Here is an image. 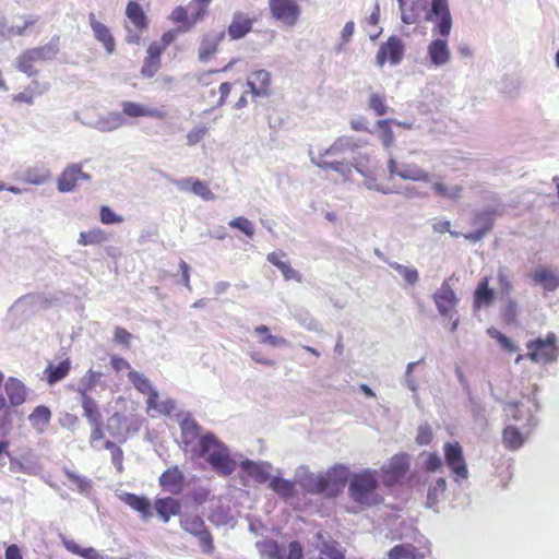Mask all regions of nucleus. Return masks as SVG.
<instances>
[{"label":"nucleus","mask_w":559,"mask_h":559,"mask_svg":"<svg viewBox=\"0 0 559 559\" xmlns=\"http://www.w3.org/2000/svg\"><path fill=\"white\" fill-rule=\"evenodd\" d=\"M81 405L83 408V416L87 419L90 425L103 423L102 413L96 401L85 391H81Z\"/></svg>","instance_id":"obj_34"},{"label":"nucleus","mask_w":559,"mask_h":559,"mask_svg":"<svg viewBox=\"0 0 559 559\" xmlns=\"http://www.w3.org/2000/svg\"><path fill=\"white\" fill-rule=\"evenodd\" d=\"M162 55L163 53L159 52V48H156L155 46H148L141 68L142 76L150 79L159 71L162 67Z\"/></svg>","instance_id":"obj_26"},{"label":"nucleus","mask_w":559,"mask_h":559,"mask_svg":"<svg viewBox=\"0 0 559 559\" xmlns=\"http://www.w3.org/2000/svg\"><path fill=\"white\" fill-rule=\"evenodd\" d=\"M433 439V433L428 425H423L418 428V432L416 436V443L419 445H427Z\"/></svg>","instance_id":"obj_62"},{"label":"nucleus","mask_w":559,"mask_h":559,"mask_svg":"<svg viewBox=\"0 0 559 559\" xmlns=\"http://www.w3.org/2000/svg\"><path fill=\"white\" fill-rule=\"evenodd\" d=\"M431 189L438 197L453 201L459 200L462 197L463 192L462 186L455 185L452 187H448L445 183L441 181L433 182Z\"/></svg>","instance_id":"obj_46"},{"label":"nucleus","mask_w":559,"mask_h":559,"mask_svg":"<svg viewBox=\"0 0 559 559\" xmlns=\"http://www.w3.org/2000/svg\"><path fill=\"white\" fill-rule=\"evenodd\" d=\"M5 393L12 406H20L26 401L27 391L22 381L9 378L5 383Z\"/></svg>","instance_id":"obj_32"},{"label":"nucleus","mask_w":559,"mask_h":559,"mask_svg":"<svg viewBox=\"0 0 559 559\" xmlns=\"http://www.w3.org/2000/svg\"><path fill=\"white\" fill-rule=\"evenodd\" d=\"M348 467L337 464L323 473L324 495L330 498L337 497L347 481H349Z\"/></svg>","instance_id":"obj_13"},{"label":"nucleus","mask_w":559,"mask_h":559,"mask_svg":"<svg viewBox=\"0 0 559 559\" xmlns=\"http://www.w3.org/2000/svg\"><path fill=\"white\" fill-rule=\"evenodd\" d=\"M91 176L83 171L80 164L68 165L57 179L59 192L67 193L74 191L81 181H90Z\"/></svg>","instance_id":"obj_16"},{"label":"nucleus","mask_w":559,"mask_h":559,"mask_svg":"<svg viewBox=\"0 0 559 559\" xmlns=\"http://www.w3.org/2000/svg\"><path fill=\"white\" fill-rule=\"evenodd\" d=\"M263 559H284L280 544L272 539H265L257 545Z\"/></svg>","instance_id":"obj_44"},{"label":"nucleus","mask_w":559,"mask_h":559,"mask_svg":"<svg viewBox=\"0 0 559 559\" xmlns=\"http://www.w3.org/2000/svg\"><path fill=\"white\" fill-rule=\"evenodd\" d=\"M88 22L95 39L103 45L108 55L114 53L116 50V41L109 27L97 21L94 12L88 14Z\"/></svg>","instance_id":"obj_20"},{"label":"nucleus","mask_w":559,"mask_h":559,"mask_svg":"<svg viewBox=\"0 0 559 559\" xmlns=\"http://www.w3.org/2000/svg\"><path fill=\"white\" fill-rule=\"evenodd\" d=\"M177 187L182 191H190L205 201L215 199V194L210 189L209 183L193 177L179 180Z\"/></svg>","instance_id":"obj_23"},{"label":"nucleus","mask_w":559,"mask_h":559,"mask_svg":"<svg viewBox=\"0 0 559 559\" xmlns=\"http://www.w3.org/2000/svg\"><path fill=\"white\" fill-rule=\"evenodd\" d=\"M532 280L549 292L559 287V273L547 267L536 269L532 274Z\"/></svg>","instance_id":"obj_31"},{"label":"nucleus","mask_w":559,"mask_h":559,"mask_svg":"<svg viewBox=\"0 0 559 559\" xmlns=\"http://www.w3.org/2000/svg\"><path fill=\"white\" fill-rule=\"evenodd\" d=\"M401 20L405 24H417L421 20L433 23L432 33L449 37L453 20L448 0H397Z\"/></svg>","instance_id":"obj_1"},{"label":"nucleus","mask_w":559,"mask_h":559,"mask_svg":"<svg viewBox=\"0 0 559 559\" xmlns=\"http://www.w3.org/2000/svg\"><path fill=\"white\" fill-rule=\"evenodd\" d=\"M298 483L309 493H324L323 473L305 472L300 475Z\"/></svg>","instance_id":"obj_33"},{"label":"nucleus","mask_w":559,"mask_h":559,"mask_svg":"<svg viewBox=\"0 0 559 559\" xmlns=\"http://www.w3.org/2000/svg\"><path fill=\"white\" fill-rule=\"evenodd\" d=\"M248 91H245L235 103V108L241 109L248 105V95L252 97L266 96L271 87V74L266 70H255L247 79Z\"/></svg>","instance_id":"obj_10"},{"label":"nucleus","mask_w":559,"mask_h":559,"mask_svg":"<svg viewBox=\"0 0 559 559\" xmlns=\"http://www.w3.org/2000/svg\"><path fill=\"white\" fill-rule=\"evenodd\" d=\"M348 496L365 508L380 504L383 498L379 492L378 473L370 468L354 473L349 478Z\"/></svg>","instance_id":"obj_3"},{"label":"nucleus","mask_w":559,"mask_h":559,"mask_svg":"<svg viewBox=\"0 0 559 559\" xmlns=\"http://www.w3.org/2000/svg\"><path fill=\"white\" fill-rule=\"evenodd\" d=\"M254 333L262 335L260 340L261 344L271 345L273 347H280L286 345V340L281 336H276L270 333V329L266 325H259L254 329Z\"/></svg>","instance_id":"obj_49"},{"label":"nucleus","mask_w":559,"mask_h":559,"mask_svg":"<svg viewBox=\"0 0 559 559\" xmlns=\"http://www.w3.org/2000/svg\"><path fill=\"white\" fill-rule=\"evenodd\" d=\"M377 128L379 129V139L385 147H390L394 142V134L391 128V120H378Z\"/></svg>","instance_id":"obj_50"},{"label":"nucleus","mask_w":559,"mask_h":559,"mask_svg":"<svg viewBox=\"0 0 559 559\" xmlns=\"http://www.w3.org/2000/svg\"><path fill=\"white\" fill-rule=\"evenodd\" d=\"M62 545L69 552H71L73 555H78L84 559H107L103 554L97 551L95 548H93V547L82 548L73 539H68V538L63 537Z\"/></svg>","instance_id":"obj_37"},{"label":"nucleus","mask_w":559,"mask_h":559,"mask_svg":"<svg viewBox=\"0 0 559 559\" xmlns=\"http://www.w3.org/2000/svg\"><path fill=\"white\" fill-rule=\"evenodd\" d=\"M444 460L451 472L459 478L468 477L467 464L464 457L462 445L455 442H447L443 445Z\"/></svg>","instance_id":"obj_15"},{"label":"nucleus","mask_w":559,"mask_h":559,"mask_svg":"<svg viewBox=\"0 0 559 559\" xmlns=\"http://www.w3.org/2000/svg\"><path fill=\"white\" fill-rule=\"evenodd\" d=\"M285 257L286 253L283 251H273L266 255V260L281 271L286 281L301 282V275L299 272L293 269L289 262L283 261V258Z\"/></svg>","instance_id":"obj_24"},{"label":"nucleus","mask_w":559,"mask_h":559,"mask_svg":"<svg viewBox=\"0 0 559 559\" xmlns=\"http://www.w3.org/2000/svg\"><path fill=\"white\" fill-rule=\"evenodd\" d=\"M526 358L535 364L549 365L559 357L558 337L554 332H548L545 337L538 336L526 343Z\"/></svg>","instance_id":"obj_5"},{"label":"nucleus","mask_w":559,"mask_h":559,"mask_svg":"<svg viewBox=\"0 0 559 559\" xmlns=\"http://www.w3.org/2000/svg\"><path fill=\"white\" fill-rule=\"evenodd\" d=\"M389 170L392 175L399 176L405 180L430 182V174L416 164H402L401 166L394 159L388 163Z\"/></svg>","instance_id":"obj_18"},{"label":"nucleus","mask_w":559,"mask_h":559,"mask_svg":"<svg viewBox=\"0 0 559 559\" xmlns=\"http://www.w3.org/2000/svg\"><path fill=\"white\" fill-rule=\"evenodd\" d=\"M497 280L502 294H510L513 289V284L509 278L508 272L506 269L500 267L497 272Z\"/></svg>","instance_id":"obj_60"},{"label":"nucleus","mask_w":559,"mask_h":559,"mask_svg":"<svg viewBox=\"0 0 559 559\" xmlns=\"http://www.w3.org/2000/svg\"><path fill=\"white\" fill-rule=\"evenodd\" d=\"M71 370V360L69 358L62 360L57 366L49 364L44 370V374L48 384L52 385L64 379Z\"/></svg>","instance_id":"obj_35"},{"label":"nucleus","mask_w":559,"mask_h":559,"mask_svg":"<svg viewBox=\"0 0 559 559\" xmlns=\"http://www.w3.org/2000/svg\"><path fill=\"white\" fill-rule=\"evenodd\" d=\"M433 302L442 317L453 319L456 313L459 298L451 286L450 280H444L432 295Z\"/></svg>","instance_id":"obj_12"},{"label":"nucleus","mask_w":559,"mask_h":559,"mask_svg":"<svg viewBox=\"0 0 559 559\" xmlns=\"http://www.w3.org/2000/svg\"><path fill=\"white\" fill-rule=\"evenodd\" d=\"M235 84H236V82L235 83L224 82L219 85V87H218L219 97L215 102L216 106H222L227 102L229 93Z\"/></svg>","instance_id":"obj_64"},{"label":"nucleus","mask_w":559,"mask_h":559,"mask_svg":"<svg viewBox=\"0 0 559 559\" xmlns=\"http://www.w3.org/2000/svg\"><path fill=\"white\" fill-rule=\"evenodd\" d=\"M409 469V457L405 453L393 455L381 466L382 481L386 487H392L404 478Z\"/></svg>","instance_id":"obj_11"},{"label":"nucleus","mask_w":559,"mask_h":559,"mask_svg":"<svg viewBox=\"0 0 559 559\" xmlns=\"http://www.w3.org/2000/svg\"><path fill=\"white\" fill-rule=\"evenodd\" d=\"M365 143L360 140L349 135L338 136L326 150L319 153L317 157L328 159H343L347 156H352L356 151L361 147Z\"/></svg>","instance_id":"obj_14"},{"label":"nucleus","mask_w":559,"mask_h":559,"mask_svg":"<svg viewBox=\"0 0 559 559\" xmlns=\"http://www.w3.org/2000/svg\"><path fill=\"white\" fill-rule=\"evenodd\" d=\"M207 133V128L205 126H199L190 130L187 134V144L189 146H193L198 144Z\"/></svg>","instance_id":"obj_61"},{"label":"nucleus","mask_w":559,"mask_h":559,"mask_svg":"<svg viewBox=\"0 0 559 559\" xmlns=\"http://www.w3.org/2000/svg\"><path fill=\"white\" fill-rule=\"evenodd\" d=\"M59 41L60 38L56 36L43 46L26 49L17 58V69L28 76L35 75L37 73V70L35 69V64L37 62L52 60L58 55Z\"/></svg>","instance_id":"obj_4"},{"label":"nucleus","mask_w":559,"mask_h":559,"mask_svg":"<svg viewBox=\"0 0 559 559\" xmlns=\"http://www.w3.org/2000/svg\"><path fill=\"white\" fill-rule=\"evenodd\" d=\"M212 0H192L190 8L193 11V21H202L207 14V7Z\"/></svg>","instance_id":"obj_58"},{"label":"nucleus","mask_w":559,"mask_h":559,"mask_svg":"<svg viewBox=\"0 0 559 559\" xmlns=\"http://www.w3.org/2000/svg\"><path fill=\"white\" fill-rule=\"evenodd\" d=\"M390 267L396 271L408 285H415L419 280L418 271L413 266H406L397 262L389 263Z\"/></svg>","instance_id":"obj_48"},{"label":"nucleus","mask_w":559,"mask_h":559,"mask_svg":"<svg viewBox=\"0 0 559 559\" xmlns=\"http://www.w3.org/2000/svg\"><path fill=\"white\" fill-rule=\"evenodd\" d=\"M240 466L258 484H264L270 479L271 464L269 463L246 460L241 462Z\"/></svg>","instance_id":"obj_28"},{"label":"nucleus","mask_w":559,"mask_h":559,"mask_svg":"<svg viewBox=\"0 0 559 559\" xmlns=\"http://www.w3.org/2000/svg\"><path fill=\"white\" fill-rule=\"evenodd\" d=\"M224 36V32H209L202 35L198 47V57L201 62H207L216 55Z\"/></svg>","instance_id":"obj_19"},{"label":"nucleus","mask_w":559,"mask_h":559,"mask_svg":"<svg viewBox=\"0 0 559 559\" xmlns=\"http://www.w3.org/2000/svg\"><path fill=\"white\" fill-rule=\"evenodd\" d=\"M369 108L373 110L377 116H384L389 111L386 99L384 95L372 93L369 98Z\"/></svg>","instance_id":"obj_51"},{"label":"nucleus","mask_w":559,"mask_h":559,"mask_svg":"<svg viewBox=\"0 0 559 559\" xmlns=\"http://www.w3.org/2000/svg\"><path fill=\"white\" fill-rule=\"evenodd\" d=\"M195 453L199 457H204L222 476H229L236 469V461L230 456L227 447L211 432L200 437Z\"/></svg>","instance_id":"obj_2"},{"label":"nucleus","mask_w":559,"mask_h":559,"mask_svg":"<svg viewBox=\"0 0 559 559\" xmlns=\"http://www.w3.org/2000/svg\"><path fill=\"white\" fill-rule=\"evenodd\" d=\"M495 215H497L496 210H486L479 217L487 218V224L485 226H483L480 229L464 234L463 237L466 240H469L473 242H477L480 239H483L484 236L492 229Z\"/></svg>","instance_id":"obj_41"},{"label":"nucleus","mask_w":559,"mask_h":559,"mask_svg":"<svg viewBox=\"0 0 559 559\" xmlns=\"http://www.w3.org/2000/svg\"><path fill=\"white\" fill-rule=\"evenodd\" d=\"M99 221L104 225H112L122 223L123 217L116 214L108 205H102L99 207Z\"/></svg>","instance_id":"obj_54"},{"label":"nucleus","mask_w":559,"mask_h":559,"mask_svg":"<svg viewBox=\"0 0 559 559\" xmlns=\"http://www.w3.org/2000/svg\"><path fill=\"white\" fill-rule=\"evenodd\" d=\"M154 507L157 514L165 523L168 522L171 516L178 515L181 510L180 501L171 497L157 499Z\"/></svg>","instance_id":"obj_30"},{"label":"nucleus","mask_w":559,"mask_h":559,"mask_svg":"<svg viewBox=\"0 0 559 559\" xmlns=\"http://www.w3.org/2000/svg\"><path fill=\"white\" fill-rule=\"evenodd\" d=\"M490 278L488 276L483 277L474 292V309H479L481 306L488 307L493 302L495 292L489 287Z\"/></svg>","instance_id":"obj_27"},{"label":"nucleus","mask_w":559,"mask_h":559,"mask_svg":"<svg viewBox=\"0 0 559 559\" xmlns=\"http://www.w3.org/2000/svg\"><path fill=\"white\" fill-rule=\"evenodd\" d=\"M269 10L276 23L288 28L295 27L302 15L299 0H269Z\"/></svg>","instance_id":"obj_7"},{"label":"nucleus","mask_w":559,"mask_h":559,"mask_svg":"<svg viewBox=\"0 0 559 559\" xmlns=\"http://www.w3.org/2000/svg\"><path fill=\"white\" fill-rule=\"evenodd\" d=\"M231 228H237L242 231L246 236L252 237L254 235V226L251 221L243 216L235 217L229 222Z\"/></svg>","instance_id":"obj_56"},{"label":"nucleus","mask_w":559,"mask_h":559,"mask_svg":"<svg viewBox=\"0 0 559 559\" xmlns=\"http://www.w3.org/2000/svg\"><path fill=\"white\" fill-rule=\"evenodd\" d=\"M404 55V45L396 36H390L385 43H382L376 56V62L383 67L386 61L397 64Z\"/></svg>","instance_id":"obj_17"},{"label":"nucleus","mask_w":559,"mask_h":559,"mask_svg":"<svg viewBox=\"0 0 559 559\" xmlns=\"http://www.w3.org/2000/svg\"><path fill=\"white\" fill-rule=\"evenodd\" d=\"M177 38V32L174 29L165 32L159 40H155L150 44V46H155L156 48H159V52H164L165 49L175 41Z\"/></svg>","instance_id":"obj_59"},{"label":"nucleus","mask_w":559,"mask_h":559,"mask_svg":"<svg viewBox=\"0 0 559 559\" xmlns=\"http://www.w3.org/2000/svg\"><path fill=\"white\" fill-rule=\"evenodd\" d=\"M312 163L322 170H333L343 176H348L352 174V166L347 158L343 159H328L322 157H312Z\"/></svg>","instance_id":"obj_29"},{"label":"nucleus","mask_w":559,"mask_h":559,"mask_svg":"<svg viewBox=\"0 0 559 559\" xmlns=\"http://www.w3.org/2000/svg\"><path fill=\"white\" fill-rule=\"evenodd\" d=\"M50 178L48 169H28L25 175V180L32 185H43Z\"/></svg>","instance_id":"obj_55"},{"label":"nucleus","mask_w":559,"mask_h":559,"mask_svg":"<svg viewBox=\"0 0 559 559\" xmlns=\"http://www.w3.org/2000/svg\"><path fill=\"white\" fill-rule=\"evenodd\" d=\"M170 21L177 24H181V31L187 32L194 26L199 21H193V11L189 16L188 11L183 7H176L169 16Z\"/></svg>","instance_id":"obj_42"},{"label":"nucleus","mask_w":559,"mask_h":559,"mask_svg":"<svg viewBox=\"0 0 559 559\" xmlns=\"http://www.w3.org/2000/svg\"><path fill=\"white\" fill-rule=\"evenodd\" d=\"M128 378L140 393L147 395V411H155L160 415H170L175 411V403L173 400H166L163 402L158 401V392L145 376L135 370H130Z\"/></svg>","instance_id":"obj_6"},{"label":"nucleus","mask_w":559,"mask_h":559,"mask_svg":"<svg viewBox=\"0 0 559 559\" xmlns=\"http://www.w3.org/2000/svg\"><path fill=\"white\" fill-rule=\"evenodd\" d=\"M108 239L107 234L100 228H93L87 231L80 233L78 243L81 246L102 245Z\"/></svg>","instance_id":"obj_45"},{"label":"nucleus","mask_w":559,"mask_h":559,"mask_svg":"<svg viewBox=\"0 0 559 559\" xmlns=\"http://www.w3.org/2000/svg\"><path fill=\"white\" fill-rule=\"evenodd\" d=\"M181 528L199 539L202 551L212 555L215 550L213 536L207 530L204 520L198 514L186 513L180 518Z\"/></svg>","instance_id":"obj_8"},{"label":"nucleus","mask_w":559,"mask_h":559,"mask_svg":"<svg viewBox=\"0 0 559 559\" xmlns=\"http://www.w3.org/2000/svg\"><path fill=\"white\" fill-rule=\"evenodd\" d=\"M183 480V474L177 466L166 469L159 476L160 487L171 493H179L182 490Z\"/></svg>","instance_id":"obj_25"},{"label":"nucleus","mask_w":559,"mask_h":559,"mask_svg":"<svg viewBox=\"0 0 559 559\" xmlns=\"http://www.w3.org/2000/svg\"><path fill=\"white\" fill-rule=\"evenodd\" d=\"M121 500L131 509L138 511L143 519L151 515V503L145 497L127 492L121 496Z\"/></svg>","instance_id":"obj_36"},{"label":"nucleus","mask_w":559,"mask_h":559,"mask_svg":"<svg viewBox=\"0 0 559 559\" xmlns=\"http://www.w3.org/2000/svg\"><path fill=\"white\" fill-rule=\"evenodd\" d=\"M35 95L36 90L28 86L23 92L14 95L12 99L14 103H24L27 105H32L34 103Z\"/></svg>","instance_id":"obj_63"},{"label":"nucleus","mask_w":559,"mask_h":559,"mask_svg":"<svg viewBox=\"0 0 559 559\" xmlns=\"http://www.w3.org/2000/svg\"><path fill=\"white\" fill-rule=\"evenodd\" d=\"M166 116L167 112L163 108H151L132 100H123L121 103V114L112 112L110 115L111 119L115 121V127L122 126L123 117L132 119L144 117L164 119Z\"/></svg>","instance_id":"obj_9"},{"label":"nucleus","mask_w":559,"mask_h":559,"mask_svg":"<svg viewBox=\"0 0 559 559\" xmlns=\"http://www.w3.org/2000/svg\"><path fill=\"white\" fill-rule=\"evenodd\" d=\"M28 419L33 428L38 431H44L51 420V412L47 406L38 405L29 414Z\"/></svg>","instance_id":"obj_39"},{"label":"nucleus","mask_w":559,"mask_h":559,"mask_svg":"<svg viewBox=\"0 0 559 559\" xmlns=\"http://www.w3.org/2000/svg\"><path fill=\"white\" fill-rule=\"evenodd\" d=\"M487 334L497 341V343L500 345V347L510 354L518 352L519 347L515 345V343L509 338L506 334L500 332L498 329L491 326L487 329Z\"/></svg>","instance_id":"obj_47"},{"label":"nucleus","mask_w":559,"mask_h":559,"mask_svg":"<svg viewBox=\"0 0 559 559\" xmlns=\"http://www.w3.org/2000/svg\"><path fill=\"white\" fill-rule=\"evenodd\" d=\"M525 439V436L512 425L507 426L502 431V442L508 450L515 451L520 449Z\"/></svg>","instance_id":"obj_38"},{"label":"nucleus","mask_w":559,"mask_h":559,"mask_svg":"<svg viewBox=\"0 0 559 559\" xmlns=\"http://www.w3.org/2000/svg\"><path fill=\"white\" fill-rule=\"evenodd\" d=\"M447 489V481L444 478L440 477L436 480V483L428 490V502L430 506L436 504L439 501L441 495L444 493Z\"/></svg>","instance_id":"obj_53"},{"label":"nucleus","mask_w":559,"mask_h":559,"mask_svg":"<svg viewBox=\"0 0 559 559\" xmlns=\"http://www.w3.org/2000/svg\"><path fill=\"white\" fill-rule=\"evenodd\" d=\"M448 37L436 38L427 47V55L436 67L443 66L450 61L451 52L448 46Z\"/></svg>","instance_id":"obj_21"},{"label":"nucleus","mask_w":559,"mask_h":559,"mask_svg":"<svg viewBox=\"0 0 559 559\" xmlns=\"http://www.w3.org/2000/svg\"><path fill=\"white\" fill-rule=\"evenodd\" d=\"M269 487L284 499H289L295 493V483L281 477L271 478Z\"/></svg>","instance_id":"obj_40"},{"label":"nucleus","mask_w":559,"mask_h":559,"mask_svg":"<svg viewBox=\"0 0 559 559\" xmlns=\"http://www.w3.org/2000/svg\"><path fill=\"white\" fill-rule=\"evenodd\" d=\"M388 557L390 559H420L421 556L415 546L400 544L390 549Z\"/></svg>","instance_id":"obj_43"},{"label":"nucleus","mask_w":559,"mask_h":559,"mask_svg":"<svg viewBox=\"0 0 559 559\" xmlns=\"http://www.w3.org/2000/svg\"><path fill=\"white\" fill-rule=\"evenodd\" d=\"M254 20L243 12H236L228 25L227 33L231 39H240L252 31Z\"/></svg>","instance_id":"obj_22"},{"label":"nucleus","mask_w":559,"mask_h":559,"mask_svg":"<svg viewBox=\"0 0 559 559\" xmlns=\"http://www.w3.org/2000/svg\"><path fill=\"white\" fill-rule=\"evenodd\" d=\"M320 557L325 559H345L344 551L338 548L336 543H324L320 550Z\"/></svg>","instance_id":"obj_57"},{"label":"nucleus","mask_w":559,"mask_h":559,"mask_svg":"<svg viewBox=\"0 0 559 559\" xmlns=\"http://www.w3.org/2000/svg\"><path fill=\"white\" fill-rule=\"evenodd\" d=\"M500 316L506 324H513L518 317V304L514 299H509L501 308Z\"/></svg>","instance_id":"obj_52"}]
</instances>
